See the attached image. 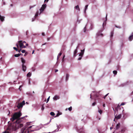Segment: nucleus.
Instances as JSON below:
<instances>
[{"label": "nucleus", "instance_id": "63", "mask_svg": "<svg viewBox=\"0 0 133 133\" xmlns=\"http://www.w3.org/2000/svg\"><path fill=\"white\" fill-rule=\"evenodd\" d=\"M26 46H28V44L27 43L26 44Z\"/></svg>", "mask_w": 133, "mask_h": 133}, {"label": "nucleus", "instance_id": "24", "mask_svg": "<svg viewBox=\"0 0 133 133\" xmlns=\"http://www.w3.org/2000/svg\"><path fill=\"white\" fill-rule=\"evenodd\" d=\"M114 35V31H112L111 33V37H112Z\"/></svg>", "mask_w": 133, "mask_h": 133}, {"label": "nucleus", "instance_id": "46", "mask_svg": "<svg viewBox=\"0 0 133 133\" xmlns=\"http://www.w3.org/2000/svg\"><path fill=\"white\" fill-rule=\"evenodd\" d=\"M26 48V46H24L23 45V46L22 47V48Z\"/></svg>", "mask_w": 133, "mask_h": 133}, {"label": "nucleus", "instance_id": "25", "mask_svg": "<svg viewBox=\"0 0 133 133\" xmlns=\"http://www.w3.org/2000/svg\"><path fill=\"white\" fill-rule=\"evenodd\" d=\"M50 114L52 116H54L55 115L54 113L52 112H51Z\"/></svg>", "mask_w": 133, "mask_h": 133}, {"label": "nucleus", "instance_id": "56", "mask_svg": "<svg viewBox=\"0 0 133 133\" xmlns=\"http://www.w3.org/2000/svg\"><path fill=\"white\" fill-rule=\"evenodd\" d=\"M50 38H47V40H48V41H49V39H50Z\"/></svg>", "mask_w": 133, "mask_h": 133}, {"label": "nucleus", "instance_id": "16", "mask_svg": "<svg viewBox=\"0 0 133 133\" xmlns=\"http://www.w3.org/2000/svg\"><path fill=\"white\" fill-rule=\"evenodd\" d=\"M75 8L76 9L78 10L79 11H80V9L78 5H77L75 6Z\"/></svg>", "mask_w": 133, "mask_h": 133}, {"label": "nucleus", "instance_id": "53", "mask_svg": "<svg viewBox=\"0 0 133 133\" xmlns=\"http://www.w3.org/2000/svg\"><path fill=\"white\" fill-rule=\"evenodd\" d=\"M58 71V70H57V69H56V70H55V72H57Z\"/></svg>", "mask_w": 133, "mask_h": 133}, {"label": "nucleus", "instance_id": "7", "mask_svg": "<svg viewBox=\"0 0 133 133\" xmlns=\"http://www.w3.org/2000/svg\"><path fill=\"white\" fill-rule=\"evenodd\" d=\"M22 70L24 71H26V66L25 65H24V64H22Z\"/></svg>", "mask_w": 133, "mask_h": 133}, {"label": "nucleus", "instance_id": "29", "mask_svg": "<svg viewBox=\"0 0 133 133\" xmlns=\"http://www.w3.org/2000/svg\"><path fill=\"white\" fill-rule=\"evenodd\" d=\"M41 110H43L44 109V105L43 104L42 105Z\"/></svg>", "mask_w": 133, "mask_h": 133}, {"label": "nucleus", "instance_id": "27", "mask_svg": "<svg viewBox=\"0 0 133 133\" xmlns=\"http://www.w3.org/2000/svg\"><path fill=\"white\" fill-rule=\"evenodd\" d=\"M38 11H37L35 14V17H36L38 15Z\"/></svg>", "mask_w": 133, "mask_h": 133}, {"label": "nucleus", "instance_id": "13", "mask_svg": "<svg viewBox=\"0 0 133 133\" xmlns=\"http://www.w3.org/2000/svg\"><path fill=\"white\" fill-rule=\"evenodd\" d=\"M58 99H59V97L57 95L55 96L53 98V99L54 100H56Z\"/></svg>", "mask_w": 133, "mask_h": 133}, {"label": "nucleus", "instance_id": "1", "mask_svg": "<svg viewBox=\"0 0 133 133\" xmlns=\"http://www.w3.org/2000/svg\"><path fill=\"white\" fill-rule=\"evenodd\" d=\"M14 123L16 130L21 128L23 126V121L19 119H17L16 122Z\"/></svg>", "mask_w": 133, "mask_h": 133}, {"label": "nucleus", "instance_id": "14", "mask_svg": "<svg viewBox=\"0 0 133 133\" xmlns=\"http://www.w3.org/2000/svg\"><path fill=\"white\" fill-rule=\"evenodd\" d=\"M78 48V47H77V48H76V49L75 50V51H74V56H76V54L77 52V48Z\"/></svg>", "mask_w": 133, "mask_h": 133}, {"label": "nucleus", "instance_id": "32", "mask_svg": "<svg viewBox=\"0 0 133 133\" xmlns=\"http://www.w3.org/2000/svg\"><path fill=\"white\" fill-rule=\"evenodd\" d=\"M13 48L16 51H17L18 50V49L16 48V47H14Z\"/></svg>", "mask_w": 133, "mask_h": 133}, {"label": "nucleus", "instance_id": "3", "mask_svg": "<svg viewBox=\"0 0 133 133\" xmlns=\"http://www.w3.org/2000/svg\"><path fill=\"white\" fill-rule=\"evenodd\" d=\"M16 130L14 123L12 124L9 125L7 129V130L9 131L10 132L12 131H15Z\"/></svg>", "mask_w": 133, "mask_h": 133}, {"label": "nucleus", "instance_id": "9", "mask_svg": "<svg viewBox=\"0 0 133 133\" xmlns=\"http://www.w3.org/2000/svg\"><path fill=\"white\" fill-rule=\"evenodd\" d=\"M133 39V33H132L131 35L129 37V41H131Z\"/></svg>", "mask_w": 133, "mask_h": 133}, {"label": "nucleus", "instance_id": "8", "mask_svg": "<svg viewBox=\"0 0 133 133\" xmlns=\"http://www.w3.org/2000/svg\"><path fill=\"white\" fill-rule=\"evenodd\" d=\"M121 115L119 114L117 116H116V115L115 116V118H116L117 119H120L121 117Z\"/></svg>", "mask_w": 133, "mask_h": 133}, {"label": "nucleus", "instance_id": "2", "mask_svg": "<svg viewBox=\"0 0 133 133\" xmlns=\"http://www.w3.org/2000/svg\"><path fill=\"white\" fill-rule=\"evenodd\" d=\"M22 115V113L20 111L15 113L13 115L12 117L10 120L12 122L19 118Z\"/></svg>", "mask_w": 133, "mask_h": 133}, {"label": "nucleus", "instance_id": "61", "mask_svg": "<svg viewBox=\"0 0 133 133\" xmlns=\"http://www.w3.org/2000/svg\"><path fill=\"white\" fill-rule=\"evenodd\" d=\"M34 50H33V51H32V54H33L34 53Z\"/></svg>", "mask_w": 133, "mask_h": 133}, {"label": "nucleus", "instance_id": "17", "mask_svg": "<svg viewBox=\"0 0 133 133\" xmlns=\"http://www.w3.org/2000/svg\"><path fill=\"white\" fill-rule=\"evenodd\" d=\"M83 129L81 130H79L78 132L79 133H85L84 131H83Z\"/></svg>", "mask_w": 133, "mask_h": 133}, {"label": "nucleus", "instance_id": "45", "mask_svg": "<svg viewBox=\"0 0 133 133\" xmlns=\"http://www.w3.org/2000/svg\"><path fill=\"white\" fill-rule=\"evenodd\" d=\"M115 27L116 28H121V27H120V26H116V25L115 26Z\"/></svg>", "mask_w": 133, "mask_h": 133}, {"label": "nucleus", "instance_id": "19", "mask_svg": "<svg viewBox=\"0 0 133 133\" xmlns=\"http://www.w3.org/2000/svg\"><path fill=\"white\" fill-rule=\"evenodd\" d=\"M83 54H84L83 52H81L80 53L79 55V56H80L82 57L83 56Z\"/></svg>", "mask_w": 133, "mask_h": 133}, {"label": "nucleus", "instance_id": "5", "mask_svg": "<svg viewBox=\"0 0 133 133\" xmlns=\"http://www.w3.org/2000/svg\"><path fill=\"white\" fill-rule=\"evenodd\" d=\"M46 4H44L42 5V7L40 9L41 12L43 11L46 8Z\"/></svg>", "mask_w": 133, "mask_h": 133}, {"label": "nucleus", "instance_id": "64", "mask_svg": "<svg viewBox=\"0 0 133 133\" xmlns=\"http://www.w3.org/2000/svg\"><path fill=\"white\" fill-rule=\"evenodd\" d=\"M10 6H13V5H12V4H11L10 5Z\"/></svg>", "mask_w": 133, "mask_h": 133}, {"label": "nucleus", "instance_id": "21", "mask_svg": "<svg viewBox=\"0 0 133 133\" xmlns=\"http://www.w3.org/2000/svg\"><path fill=\"white\" fill-rule=\"evenodd\" d=\"M88 6V5H87L85 6V10H84V12L85 13H86V10L87 9Z\"/></svg>", "mask_w": 133, "mask_h": 133}, {"label": "nucleus", "instance_id": "43", "mask_svg": "<svg viewBox=\"0 0 133 133\" xmlns=\"http://www.w3.org/2000/svg\"><path fill=\"white\" fill-rule=\"evenodd\" d=\"M62 53L61 52H60L58 55H59V56H60L62 55Z\"/></svg>", "mask_w": 133, "mask_h": 133}, {"label": "nucleus", "instance_id": "52", "mask_svg": "<svg viewBox=\"0 0 133 133\" xmlns=\"http://www.w3.org/2000/svg\"><path fill=\"white\" fill-rule=\"evenodd\" d=\"M49 0H45L44 2H48Z\"/></svg>", "mask_w": 133, "mask_h": 133}, {"label": "nucleus", "instance_id": "22", "mask_svg": "<svg viewBox=\"0 0 133 133\" xmlns=\"http://www.w3.org/2000/svg\"><path fill=\"white\" fill-rule=\"evenodd\" d=\"M113 73L114 74V75H116L117 73V71L116 70H114L113 71Z\"/></svg>", "mask_w": 133, "mask_h": 133}, {"label": "nucleus", "instance_id": "30", "mask_svg": "<svg viewBox=\"0 0 133 133\" xmlns=\"http://www.w3.org/2000/svg\"><path fill=\"white\" fill-rule=\"evenodd\" d=\"M96 104V102H94L92 104V106H95Z\"/></svg>", "mask_w": 133, "mask_h": 133}, {"label": "nucleus", "instance_id": "47", "mask_svg": "<svg viewBox=\"0 0 133 133\" xmlns=\"http://www.w3.org/2000/svg\"><path fill=\"white\" fill-rule=\"evenodd\" d=\"M59 113H58L57 114V115H56V116H58L59 115Z\"/></svg>", "mask_w": 133, "mask_h": 133}, {"label": "nucleus", "instance_id": "50", "mask_svg": "<svg viewBox=\"0 0 133 133\" xmlns=\"http://www.w3.org/2000/svg\"><path fill=\"white\" fill-rule=\"evenodd\" d=\"M59 55H58L57 57V60H58V59H59Z\"/></svg>", "mask_w": 133, "mask_h": 133}, {"label": "nucleus", "instance_id": "23", "mask_svg": "<svg viewBox=\"0 0 133 133\" xmlns=\"http://www.w3.org/2000/svg\"><path fill=\"white\" fill-rule=\"evenodd\" d=\"M120 106L118 105L117 107L115 108V110H116L117 111L118 109L120 107Z\"/></svg>", "mask_w": 133, "mask_h": 133}, {"label": "nucleus", "instance_id": "10", "mask_svg": "<svg viewBox=\"0 0 133 133\" xmlns=\"http://www.w3.org/2000/svg\"><path fill=\"white\" fill-rule=\"evenodd\" d=\"M5 17L4 16H2L0 14V20L2 22H3L4 20Z\"/></svg>", "mask_w": 133, "mask_h": 133}, {"label": "nucleus", "instance_id": "26", "mask_svg": "<svg viewBox=\"0 0 133 133\" xmlns=\"http://www.w3.org/2000/svg\"><path fill=\"white\" fill-rule=\"evenodd\" d=\"M10 132L8 130H7L4 131L3 133H10Z\"/></svg>", "mask_w": 133, "mask_h": 133}, {"label": "nucleus", "instance_id": "62", "mask_svg": "<svg viewBox=\"0 0 133 133\" xmlns=\"http://www.w3.org/2000/svg\"><path fill=\"white\" fill-rule=\"evenodd\" d=\"M90 98H91V94H90Z\"/></svg>", "mask_w": 133, "mask_h": 133}, {"label": "nucleus", "instance_id": "49", "mask_svg": "<svg viewBox=\"0 0 133 133\" xmlns=\"http://www.w3.org/2000/svg\"><path fill=\"white\" fill-rule=\"evenodd\" d=\"M21 50V49H20V50H18V51L19 52H20Z\"/></svg>", "mask_w": 133, "mask_h": 133}, {"label": "nucleus", "instance_id": "44", "mask_svg": "<svg viewBox=\"0 0 133 133\" xmlns=\"http://www.w3.org/2000/svg\"><path fill=\"white\" fill-rule=\"evenodd\" d=\"M42 35L43 36H45V34L44 32H42Z\"/></svg>", "mask_w": 133, "mask_h": 133}, {"label": "nucleus", "instance_id": "42", "mask_svg": "<svg viewBox=\"0 0 133 133\" xmlns=\"http://www.w3.org/2000/svg\"><path fill=\"white\" fill-rule=\"evenodd\" d=\"M50 97H49L47 99V101L46 102V103H47L49 101V98H50Z\"/></svg>", "mask_w": 133, "mask_h": 133}, {"label": "nucleus", "instance_id": "57", "mask_svg": "<svg viewBox=\"0 0 133 133\" xmlns=\"http://www.w3.org/2000/svg\"><path fill=\"white\" fill-rule=\"evenodd\" d=\"M32 127V126H30L28 128H31Z\"/></svg>", "mask_w": 133, "mask_h": 133}, {"label": "nucleus", "instance_id": "34", "mask_svg": "<svg viewBox=\"0 0 133 133\" xmlns=\"http://www.w3.org/2000/svg\"><path fill=\"white\" fill-rule=\"evenodd\" d=\"M35 6V5H34L33 6H30V9H31V8L34 7Z\"/></svg>", "mask_w": 133, "mask_h": 133}, {"label": "nucleus", "instance_id": "38", "mask_svg": "<svg viewBox=\"0 0 133 133\" xmlns=\"http://www.w3.org/2000/svg\"><path fill=\"white\" fill-rule=\"evenodd\" d=\"M82 57H81V56H80V57H79V58H78V60H81L82 59Z\"/></svg>", "mask_w": 133, "mask_h": 133}, {"label": "nucleus", "instance_id": "4", "mask_svg": "<svg viewBox=\"0 0 133 133\" xmlns=\"http://www.w3.org/2000/svg\"><path fill=\"white\" fill-rule=\"evenodd\" d=\"M25 104V102L24 101H23L21 103H18L16 107L19 109L21 108Z\"/></svg>", "mask_w": 133, "mask_h": 133}, {"label": "nucleus", "instance_id": "15", "mask_svg": "<svg viewBox=\"0 0 133 133\" xmlns=\"http://www.w3.org/2000/svg\"><path fill=\"white\" fill-rule=\"evenodd\" d=\"M69 77V75L68 74H66V77L65 78V80L66 81H67L68 80Z\"/></svg>", "mask_w": 133, "mask_h": 133}, {"label": "nucleus", "instance_id": "6", "mask_svg": "<svg viewBox=\"0 0 133 133\" xmlns=\"http://www.w3.org/2000/svg\"><path fill=\"white\" fill-rule=\"evenodd\" d=\"M18 43H19V46L20 48H22V47L23 46V43H22V41H18Z\"/></svg>", "mask_w": 133, "mask_h": 133}, {"label": "nucleus", "instance_id": "39", "mask_svg": "<svg viewBox=\"0 0 133 133\" xmlns=\"http://www.w3.org/2000/svg\"><path fill=\"white\" fill-rule=\"evenodd\" d=\"M125 104V103H124L123 102L121 103V104L120 105H124Z\"/></svg>", "mask_w": 133, "mask_h": 133}, {"label": "nucleus", "instance_id": "33", "mask_svg": "<svg viewBox=\"0 0 133 133\" xmlns=\"http://www.w3.org/2000/svg\"><path fill=\"white\" fill-rule=\"evenodd\" d=\"M98 112L101 114L102 112V110H98Z\"/></svg>", "mask_w": 133, "mask_h": 133}, {"label": "nucleus", "instance_id": "28", "mask_svg": "<svg viewBox=\"0 0 133 133\" xmlns=\"http://www.w3.org/2000/svg\"><path fill=\"white\" fill-rule=\"evenodd\" d=\"M25 128H23L21 130H22V133H23L24 130H25Z\"/></svg>", "mask_w": 133, "mask_h": 133}, {"label": "nucleus", "instance_id": "48", "mask_svg": "<svg viewBox=\"0 0 133 133\" xmlns=\"http://www.w3.org/2000/svg\"><path fill=\"white\" fill-rule=\"evenodd\" d=\"M16 45L17 47V48H19V46H18V44H16Z\"/></svg>", "mask_w": 133, "mask_h": 133}, {"label": "nucleus", "instance_id": "18", "mask_svg": "<svg viewBox=\"0 0 133 133\" xmlns=\"http://www.w3.org/2000/svg\"><path fill=\"white\" fill-rule=\"evenodd\" d=\"M31 73H30V72H29L27 74V76L28 77H30L31 76Z\"/></svg>", "mask_w": 133, "mask_h": 133}, {"label": "nucleus", "instance_id": "31", "mask_svg": "<svg viewBox=\"0 0 133 133\" xmlns=\"http://www.w3.org/2000/svg\"><path fill=\"white\" fill-rule=\"evenodd\" d=\"M72 108L71 107H69L68 108V110L69 111H71L72 110Z\"/></svg>", "mask_w": 133, "mask_h": 133}, {"label": "nucleus", "instance_id": "41", "mask_svg": "<svg viewBox=\"0 0 133 133\" xmlns=\"http://www.w3.org/2000/svg\"><path fill=\"white\" fill-rule=\"evenodd\" d=\"M32 71H34L35 70V69L34 68V67H32Z\"/></svg>", "mask_w": 133, "mask_h": 133}, {"label": "nucleus", "instance_id": "36", "mask_svg": "<svg viewBox=\"0 0 133 133\" xmlns=\"http://www.w3.org/2000/svg\"><path fill=\"white\" fill-rule=\"evenodd\" d=\"M65 57V55H64V56H63V58H62V62H63L64 61V57Z\"/></svg>", "mask_w": 133, "mask_h": 133}, {"label": "nucleus", "instance_id": "37", "mask_svg": "<svg viewBox=\"0 0 133 133\" xmlns=\"http://www.w3.org/2000/svg\"><path fill=\"white\" fill-rule=\"evenodd\" d=\"M25 51L24 50H22V51H21L22 52V53H25Z\"/></svg>", "mask_w": 133, "mask_h": 133}, {"label": "nucleus", "instance_id": "58", "mask_svg": "<svg viewBox=\"0 0 133 133\" xmlns=\"http://www.w3.org/2000/svg\"><path fill=\"white\" fill-rule=\"evenodd\" d=\"M103 106L104 107H105V104H103Z\"/></svg>", "mask_w": 133, "mask_h": 133}, {"label": "nucleus", "instance_id": "40", "mask_svg": "<svg viewBox=\"0 0 133 133\" xmlns=\"http://www.w3.org/2000/svg\"><path fill=\"white\" fill-rule=\"evenodd\" d=\"M109 93L107 94L106 95H105L104 96V99H105V97H107V96L108 95V94Z\"/></svg>", "mask_w": 133, "mask_h": 133}, {"label": "nucleus", "instance_id": "11", "mask_svg": "<svg viewBox=\"0 0 133 133\" xmlns=\"http://www.w3.org/2000/svg\"><path fill=\"white\" fill-rule=\"evenodd\" d=\"M120 123H119L118 124H117L116 126V129L117 130L120 127Z\"/></svg>", "mask_w": 133, "mask_h": 133}, {"label": "nucleus", "instance_id": "12", "mask_svg": "<svg viewBox=\"0 0 133 133\" xmlns=\"http://www.w3.org/2000/svg\"><path fill=\"white\" fill-rule=\"evenodd\" d=\"M21 59L22 64H24L25 63V60L22 57L21 58Z\"/></svg>", "mask_w": 133, "mask_h": 133}, {"label": "nucleus", "instance_id": "35", "mask_svg": "<svg viewBox=\"0 0 133 133\" xmlns=\"http://www.w3.org/2000/svg\"><path fill=\"white\" fill-rule=\"evenodd\" d=\"M22 87V85H21L19 86V89L20 91L21 90V88Z\"/></svg>", "mask_w": 133, "mask_h": 133}, {"label": "nucleus", "instance_id": "60", "mask_svg": "<svg viewBox=\"0 0 133 133\" xmlns=\"http://www.w3.org/2000/svg\"><path fill=\"white\" fill-rule=\"evenodd\" d=\"M46 44V43H45L44 44H42V45H45Z\"/></svg>", "mask_w": 133, "mask_h": 133}, {"label": "nucleus", "instance_id": "55", "mask_svg": "<svg viewBox=\"0 0 133 133\" xmlns=\"http://www.w3.org/2000/svg\"><path fill=\"white\" fill-rule=\"evenodd\" d=\"M107 15H106V20H107Z\"/></svg>", "mask_w": 133, "mask_h": 133}, {"label": "nucleus", "instance_id": "20", "mask_svg": "<svg viewBox=\"0 0 133 133\" xmlns=\"http://www.w3.org/2000/svg\"><path fill=\"white\" fill-rule=\"evenodd\" d=\"M21 55V54H15L14 55L15 57H19Z\"/></svg>", "mask_w": 133, "mask_h": 133}, {"label": "nucleus", "instance_id": "54", "mask_svg": "<svg viewBox=\"0 0 133 133\" xmlns=\"http://www.w3.org/2000/svg\"><path fill=\"white\" fill-rule=\"evenodd\" d=\"M27 55V54L26 53H25L24 55V56H25L26 55Z\"/></svg>", "mask_w": 133, "mask_h": 133}, {"label": "nucleus", "instance_id": "51", "mask_svg": "<svg viewBox=\"0 0 133 133\" xmlns=\"http://www.w3.org/2000/svg\"><path fill=\"white\" fill-rule=\"evenodd\" d=\"M81 52H83V53H84V49H83V50H81Z\"/></svg>", "mask_w": 133, "mask_h": 133}, {"label": "nucleus", "instance_id": "59", "mask_svg": "<svg viewBox=\"0 0 133 133\" xmlns=\"http://www.w3.org/2000/svg\"><path fill=\"white\" fill-rule=\"evenodd\" d=\"M23 43H26V42L25 41H24L22 42Z\"/></svg>", "mask_w": 133, "mask_h": 133}]
</instances>
